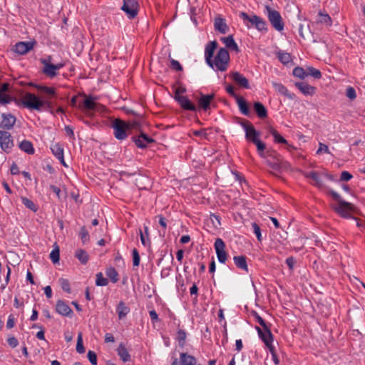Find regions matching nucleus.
Masks as SVG:
<instances>
[{
  "label": "nucleus",
  "mask_w": 365,
  "mask_h": 365,
  "mask_svg": "<svg viewBox=\"0 0 365 365\" xmlns=\"http://www.w3.org/2000/svg\"><path fill=\"white\" fill-rule=\"evenodd\" d=\"M295 86L305 96H313L316 91L315 87L305 82H297L295 83Z\"/></svg>",
  "instance_id": "nucleus-22"
},
{
  "label": "nucleus",
  "mask_w": 365,
  "mask_h": 365,
  "mask_svg": "<svg viewBox=\"0 0 365 365\" xmlns=\"http://www.w3.org/2000/svg\"><path fill=\"white\" fill-rule=\"evenodd\" d=\"M197 359L187 353H180L179 359H174L172 365H196Z\"/></svg>",
  "instance_id": "nucleus-13"
},
{
  "label": "nucleus",
  "mask_w": 365,
  "mask_h": 365,
  "mask_svg": "<svg viewBox=\"0 0 365 365\" xmlns=\"http://www.w3.org/2000/svg\"><path fill=\"white\" fill-rule=\"evenodd\" d=\"M114 136L118 140H125L128 137L130 125L124 120L115 119L112 123Z\"/></svg>",
  "instance_id": "nucleus-5"
},
{
  "label": "nucleus",
  "mask_w": 365,
  "mask_h": 365,
  "mask_svg": "<svg viewBox=\"0 0 365 365\" xmlns=\"http://www.w3.org/2000/svg\"><path fill=\"white\" fill-rule=\"evenodd\" d=\"M239 123L243 128L245 132V138L247 140L254 143L255 142L259 140V133L256 130V129L250 122L246 120H243Z\"/></svg>",
  "instance_id": "nucleus-7"
},
{
  "label": "nucleus",
  "mask_w": 365,
  "mask_h": 365,
  "mask_svg": "<svg viewBox=\"0 0 365 365\" xmlns=\"http://www.w3.org/2000/svg\"><path fill=\"white\" fill-rule=\"evenodd\" d=\"M132 140L139 148H145L148 144L155 141L144 133H141L138 136H133Z\"/></svg>",
  "instance_id": "nucleus-15"
},
{
  "label": "nucleus",
  "mask_w": 365,
  "mask_h": 365,
  "mask_svg": "<svg viewBox=\"0 0 365 365\" xmlns=\"http://www.w3.org/2000/svg\"><path fill=\"white\" fill-rule=\"evenodd\" d=\"M256 330L257 331L259 338L265 345H268L269 342L273 341V335L270 331L269 327L262 328V329L259 327H256Z\"/></svg>",
  "instance_id": "nucleus-18"
},
{
  "label": "nucleus",
  "mask_w": 365,
  "mask_h": 365,
  "mask_svg": "<svg viewBox=\"0 0 365 365\" xmlns=\"http://www.w3.org/2000/svg\"><path fill=\"white\" fill-rule=\"evenodd\" d=\"M217 47V42L216 41H210L206 45L205 49V58L207 65H211V60L213 58V55Z\"/></svg>",
  "instance_id": "nucleus-21"
},
{
  "label": "nucleus",
  "mask_w": 365,
  "mask_h": 365,
  "mask_svg": "<svg viewBox=\"0 0 365 365\" xmlns=\"http://www.w3.org/2000/svg\"><path fill=\"white\" fill-rule=\"evenodd\" d=\"M19 148L24 151L25 153L28 154H34V148L33 147V144L26 140H23L19 144Z\"/></svg>",
  "instance_id": "nucleus-39"
},
{
  "label": "nucleus",
  "mask_w": 365,
  "mask_h": 365,
  "mask_svg": "<svg viewBox=\"0 0 365 365\" xmlns=\"http://www.w3.org/2000/svg\"><path fill=\"white\" fill-rule=\"evenodd\" d=\"M307 76H312L317 79H319L322 78V73L319 70L316 69L313 67H309L307 68Z\"/></svg>",
  "instance_id": "nucleus-51"
},
{
  "label": "nucleus",
  "mask_w": 365,
  "mask_h": 365,
  "mask_svg": "<svg viewBox=\"0 0 365 365\" xmlns=\"http://www.w3.org/2000/svg\"><path fill=\"white\" fill-rule=\"evenodd\" d=\"M272 86L274 88L275 91L280 93L281 95L287 97L290 100H293L295 98V95L294 93H290L283 84L280 83L272 82Z\"/></svg>",
  "instance_id": "nucleus-24"
},
{
  "label": "nucleus",
  "mask_w": 365,
  "mask_h": 365,
  "mask_svg": "<svg viewBox=\"0 0 365 365\" xmlns=\"http://www.w3.org/2000/svg\"><path fill=\"white\" fill-rule=\"evenodd\" d=\"M235 101L237 102L240 111L243 115L246 116H250L251 115V111L246 101L241 96L237 97L235 99Z\"/></svg>",
  "instance_id": "nucleus-27"
},
{
  "label": "nucleus",
  "mask_w": 365,
  "mask_h": 365,
  "mask_svg": "<svg viewBox=\"0 0 365 365\" xmlns=\"http://www.w3.org/2000/svg\"><path fill=\"white\" fill-rule=\"evenodd\" d=\"M76 351L79 354H83L85 352V347L83 343V337L82 334L80 332L78 335L77 344H76Z\"/></svg>",
  "instance_id": "nucleus-49"
},
{
  "label": "nucleus",
  "mask_w": 365,
  "mask_h": 365,
  "mask_svg": "<svg viewBox=\"0 0 365 365\" xmlns=\"http://www.w3.org/2000/svg\"><path fill=\"white\" fill-rule=\"evenodd\" d=\"M80 236L82 240V242L84 244L89 240V235L88 232L86 229L85 227H82L80 230Z\"/></svg>",
  "instance_id": "nucleus-53"
},
{
  "label": "nucleus",
  "mask_w": 365,
  "mask_h": 365,
  "mask_svg": "<svg viewBox=\"0 0 365 365\" xmlns=\"http://www.w3.org/2000/svg\"><path fill=\"white\" fill-rule=\"evenodd\" d=\"M51 57L48 59H41V62L43 65V73L49 78H53L57 75L54 64L50 63Z\"/></svg>",
  "instance_id": "nucleus-20"
},
{
  "label": "nucleus",
  "mask_w": 365,
  "mask_h": 365,
  "mask_svg": "<svg viewBox=\"0 0 365 365\" xmlns=\"http://www.w3.org/2000/svg\"><path fill=\"white\" fill-rule=\"evenodd\" d=\"M129 19H134L138 14L139 4L137 0H123L121 7Z\"/></svg>",
  "instance_id": "nucleus-8"
},
{
  "label": "nucleus",
  "mask_w": 365,
  "mask_h": 365,
  "mask_svg": "<svg viewBox=\"0 0 365 365\" xmlns=\"http://www.w3.org/2000/svg\"><path fill=\"white\" fill-rule=\"evenodd\" d=\"M353 178L352 175L347 171H343L340 176L341 181H349Z\"/></svg>",
  "instance_id": "nucleus-59"
},
{
  "label": "nucleus",
  "mask_w": 365,
  "mask_h": 365,
  "mask_svg": "<svg viewBox=\"0 0 365 365\" xmlns=\"http://www.w3.org/2000/svg\"><path fill=\"white\" fill-rule=\"evenodd\" d=\"M234 262L235 265L239 268L244 271L248 272L247 264L246 261V257L240 255V256H235L233 258Z\"/></svg>",
  "instance_id": "nucleus-35"
},
{
  "label": "nucleus",
  "mask_w": 365,
  "mask_h": 365,
  "mask_svg": "<svg viewBox=\"0 0 365 365\" xmlns=\"http://www.w3.org/2000/svg\"><path fill=\"white\" fill-rule=\"evenodd\" d=\"M186 338V333L184 330L180 329L177 334V339L180 346H183Z\"/></svg>",
  "instance_id": "nucleus-54"
},
{
  "label": "nucleus",
  "mask_w": 365,
  "mask_h": 365,
  "mask_svg": "<svg viewBox=\"0 0 365 365\" xmlns=\"http://www.w3.org/2000/svg\"><path fill=\"white\" fill-rule=\"evenodd\" d=\"M226 91L233 98H235V99H236L237 97H239V96H237L235 91V88L234 87L232 86V85H227L226 86Z\"/></svg>",
  "instance_id": "nucleus-61"
},
{
  "label": "nucleus",
  "mask_w": 365,
  "mask_h": 365,
  "mask_svg": "<svg viewBox=\"0 0 365 365\" xmlns=\"http://www.w3.org/2000/svg\"><path fill=\"white\" fill-rule=\"evenodd\" d=\"M265 9L267 11V18L271 25L277 31H282L284 29V24L279 12L272 9L269 6H266Z\"/></svg>",
  "instance_id": "nucleus-6"
},
{
  "label": "nucleus",
  "mask_w": 365,
  "mask_h": 365,
  "mask_svg": "<svg viewBox=\"0 0 365 365\" xmlns=\"http://www.w3.org/2000/svg\"><path fill=\"white\" fill-rule=\"evenodd\" d=\"M116 351L118 355L123 362H128L130 361V355L123 343H120L118 345Z\"/></svg>",
  "instance_id": "nucleus-29"
},
{
  "label": "nucleus",
  "mask_w": 365,
  "mask_h": 365,
  "mask_svg": "<svg viewBox=\"0 0 365 365\" xmlns=\"http://www.w3.org/2000/svg\"><path fill=\"white\" fill-rule=\"evenodd\" d=\"M330 195L332 196V197L338 202V204L340 203V202H343L344 200L341 199V196L335 191L331 190L329 192Z\"/></svg>",
  "instance_id": "nucleus-64"
},
{
  "label": "nucleus",
  "mask_w": 365,
  "mask_h": 365,
  "mask_svg": "<svg viewBox=\"0 0 365 365\" xmlns=\"http://www.w3.org/2000/svg\"><path fill=\"white\" fill-rule=\"evenodd\" d=\"M292 73L294 76L304 79L307 76V73L301 67H296L294 68Z\"/></svg>",
  "instance_id": "nucleus-48"
},
{
  "label": "nucleus",
  "mask_w": 365,
  "mask_h": 365,
  "mask_svg": "<svg viewBox=\"0 0 365 365\" xmlns=\"http://www.w3.org/2000/svg\"><path fill=\"white\" fill-rule=\"evenodd\" d=\"M1 117L2 120L0 122V128L6 130L13 128L16 120V117L11 113H2Z\"/></svg>",
  "instance_id": "nucleus-17"
},
{
  "label": "nucleus",
  "mask_w": 365,
  "mask_h": 365,
  "mask_svg": "<svg viewBox=\"0 0 365 365\" xmlns=\"http://www.w3.org/2000/svg\"><path fill=\"white\" fill-rule=\"evenodd\" d=\"M305 177L311 179L313 181V184L316 186L321 187L323 186V182L319 174L316 171H312L305 173Z\"/></svg>",
  "instance_id": "nucleus-34"
},
{
  "label": "nucleus",
  "mask_w": 365,
  "mask_h": 365,
  "mask_svg": "<svg viewBox=\"0 0 365 365\" xmlns=\"http://www.w3.org/2000/svg\"><path fill=\"white\" fill-rule=\"evenodd\" d=\"M52 153L56 157V158H63V148L58 143H53L51 146Z\"/></svg>",
  "instance_id": "nucleus-38"
},
{
  "label": "nucleus",
  "mask_w": 365,
  "mask_h": 365,
  "mask_svg": "<svg viewBox=\"0 0 365 365\" xmlns=\"http://www.w3.org/2000/svg\"><path fill=\"white\" fill-rule=\"evenodd\" d=\"M239 16L245 24L250 23L252 26H254L259 31H267V24L262 17L255 14L248 15L243 11L240 12Z\"/></svg>",
  "instance_id": "nucleus-4"
},
{
  "label": "nucleus",
  "mask_w": 365,
  "mask_h": 365,
  "mask_svg": "<svg viewBox=\"0 0 365 365\" xmlns=\"http://www.w3.org/2000/svg\"><path fill=\"white\" fill-rule=\"evenodd\" d=\"M214 247L215 249L216 255L218 261L220 263L225 264L227 259V253L225 250V244L220 238H217Z\"/></svg>",
  "instance_id": "nucleus-10"
},
{
  "label": "nucleus",
  "mask_w": 365,
  "mask_h": 365,
  "mask_svg": "<svg viewBox=\"0 0 365 365\" xmlns=\"http://www.w3.org/2000/svg\"><path fill=\"white\" fill-rule=\"evenodd\" d=\"M252 227L254 233L255 234L257 240L259 242H261L262 240V234H261V229L259 226L256 222L252 223Z\"/></svg>",
  "instance_id": "nucleus-52"
},
{
  "label": "nucleus",
  "mask_w": 365,
  "mask_h": 365,
  "mask_svg": "<svg viewBox=\"0 0 365 365\" xmlns=\"http://www.w3.org/2000/svg\"><path fill=\"white\" fill-rule=\"evenodd\" d=\"M58 282H59L61 289L64 292H66L67 293H71L70 283L68 279H64V278H60Z\"/></svg>",
  "instance_id": "nucleus-50"
},
{
  "label": "nucleus",
  "mask_w": 365,
  "mask_h": 365,
  "mask_svg": "<svg viewBox=\"0 0 365 365\" xmlns=\"http://www.w3.org/2000/svg\"><path fill=\"white\" fill-rule=\"evenodd\" d=\"M36 41H20L15 44L14 51L20 55L27 53L33 49Z\"/></svg>",
  "instance_id": "nucleus-14"
},
{
  "label": "nucleus",
  "mask_w": 365,
  "mask_h": 365,
  "mask_svg": "<svg viewBox=\"0 0 365 365\" xmlns=\"http://www.w3.org/2000/svg\"><path fill=\"white\" fill-rule=\"evenodd\" d=\"M322 152H324V153H329V150L328 146L327 145H325V144H323V143H319V148L317 150V154H320Z\"/></svg>",
  "instance_id": "nucleus-62"
},
{
  "label": "nucleus",
  "mask_w": 365,
  "mask_h": 365,
  "mask_svg": "<svg viewBox=\"0 0 365 365\" xmlns=\"http://www.w3.org/2000/svg\"><path fill=\"white\" fill-rule=\"evenodd\" d=\"M50 259L52 261V262L54 264L59 262L60 251H59V247L56 244L54 245V248L50 253Z\"/></svg>",
  "instance_id": "nucleus-41"
},
{
  "label": "nucleus",
  "mask_w": 365,
  "mask_h": 365,
  "mask_svg": "<svg viewBox=\"0 0 365 365\" xmlns=\"http://www.w3.org/2000/svg\"><path fill=\"white\" fill-rule=\"evenodd\" d=\"M106 275L111 279L113 283L118 280V274L113 267H110L106 270Z\"/></svg>",
  "instance_id": "nucleus-45"
},
{
  "label": "nucleus",
  "mask_w": 365,
  "mask_h": 365,
  "mask_svg": "<svg viewBox=\"0 0 365 365\" xmlns=\"http://www.w3.org/2000/svg\"><path fill=\"white\" fill-rule=\"evenodd\" d=\"M215 97V96L214 93L208 95L200 93V97L197 101L199 108L203 110H207L210 109L212 101L214 100Z\"/></svg>",
  "instance_id": "nucleus-16"
},
{
  "label": "nucleus",
  "mask_w": 365,
  "mask_h": 365,
  "mask_svg": "<svg viewBox=\"0 0 365 365\" xmlns=\"http://www.w3.org/2000/svg\"><path fill=\"white\" fill-rule=\"evenodd\" d=\"M144 231L145 233H143L142 230H140V241L144 246H148L150 245V241L148 238H145L146 236H148V227L147 226L144 227Z\"/></svg>",
  "instance_id": "nucleus-46"
},
{
  "label": "nucleus",
  "mask_w": 365,
  "mask_h": 365,
  "mask_svg": "<svg viewBox=\"0 0 365 365\" xmlns=\"http://www.w3.org/2000/svg\"><path fill=\"white\" fill-rule=\"evenodd\" d=\"M21 202L27 208L32 211L36 212L38 209L36 205L32 200L26 197H21Z\"/></svg>",
  "instance_id": "nucleus-44"
},
{
  "label": "nucleus",
  "mask_w": 365,
  "mask_h": 365,
  "mask_svg": "<svg viewBox=\"0 0 365 365\" xmlns=\"http://www.w3.org/2000/svg\"><path fill=\"white\" fill-rule=\"evenodd\" d=\"M87 357H88L89 361L91 363V364H93V365L97 364V356H96V354L93 351H91V350L88 351Z\"/></svg>",
  "instance_id": "nucleus-57"
},
{
  "label": "nucleus",
  "mask_w": 365,
  "mask_h": 365,
  "mask_svg": "<svg viewBox=\"0 0 365 365\" xmlns=\"http://www.w3.org/2000/svg\"><path fill=\"white\" fill-rule=\"evenodd\" d=\"M346 96L350 100H354L356 98L355 89L351 86H349L346 88Z\"/></svg>",
  "instance_id": "nucleus-56"
},
{
  "label": "nucleus",
  "mask_w": 365,
  "mask_h": 365,
  "mask_svg": "<svg viewBox=\"0 0 365 365\" xmlns=\"http://www.w3.org/2000/svg\"><path fill=\"white\" fill-rule=\"evenodd\" d=\"M65 132L71 139H75L74 133L72 127L66 125L65 127Z\"/></svg>",
  "instance_id": "nucleus-63"
},
{
  "label": "nucleus",
  "mask_w": 365,
  "mask_h": 365,
  "mask_svg": "<svg viewBox=\"0 0 365 365\" xmlns=\"http://www.w3.org/2000/svg\"><path fill=\"white\" fill-rule=\"evenodd\" d=\"M254 144L256 145L257 152L259 154V155L262 158H265L266 157V155H265L266 145H265V143L262 142L259 139L257 141L255 142Z\"/></svg>",
  "instance_id": "nucleus-42"
},
{
  "label": "nucleus",
  "mask_w": 365,
  "mask_h": 365,
  "mask_svg": "<svg viewBox=\"0 0 365 365\" xmlns=\"http://www.w3.org/2000/svg\"><path fill=\"white\" fill-rule=\"evenodd\" d=\"M21 105L31 110H51L53 108L51 98L41 99L31 93H26L21 101Z\"/></svg>",
  "instance_id": "nucleus-1"
},
{
  "label": "nucleus",
  "mask_w": 365,
  "mask_h": 365,
  "mask_svg": "<svg viewBox=\"0 0 365 365\" xmlns=\"http://www.w3.org/2000/svg\"><path fill=\"white\" fill-rule=\"evenodd\" d=\"M221 41L224 43V44L227 48L235 51L237 53L240 52L239 47L236 42L235 41L232 35H229L227 37H222L221 38Z\"/></svg>",
  "instance_id": "nucleus-28"
},
{
  "label": "nucleus",
  "mask_w": 365,
  "mask_h": 365,
  "mask_svg": "<svg viewBox=\"0 0 365 365\" xmlns=\"http://www.w3.org/2000/svg\"><path fill=\"white\" fill-rule=\"evenodd\" d=\"M108 284V280L105 278L101 272H98L96 274V284L97 286H106Z\"/></svg>",
  "instance_id": "nucleus-47"
},
{
  "label": "nucleus",
  "mask_w": 365,
  "mask_h": 365,
  "mask_svg": "<svg viewBox=\"0 0 365 365\" xmlns=\"http://www.w3.org/2000/svg\"><path fill=\"white\" fill-rule=\"evenodd\" d=\"M214 26H215V30H217L221 34H225L227 32L228 26H227V24L225 23V21L224 19H222L220 17L216 18L215 19Z\"/></svg>",
  "instance_id": "nucleus-33"
},
{
  "label": "nucleus",
  "mask_w": 365,
  "mask_h": 365,
  "mask_svg": "<svg viewBox=\"0 0 365 365\" xmlns=\"http://www.w3.org/2000/svg\"><path fill=\"white\" fill-rule=\"evenodd\" d=\"M317 23L329 27L332 24V20L328 14L319 11L317 15Z\"/></svg>",
  "instance_id": "nucleus-31"
},
{
  "label": "nucleus",
  "mask_w": 365,
  "mask_h": 365,
  "mask_svg": "<svg viewBox=\"0 0 365 365\" xmlns=\"http://www.w3.org/2000/svg\"><path fill=\"white\" fill-rule=\"evenodd\" d=\"M170 68L173 70L181 71H182V66L181 64L175 59H171L170 61Z\"/></svg>",
  "instance_id": "nucleus-58"
},
{
  "label": "nucleus",
  "mask_w": 365,
  "mask_h": 365,
  "mask_svg": "<svg viewBox=\"0 0 365 365\" xmlns=\"http://www.w3.org/2000/svg\"><path fill=\"white\" fill-rule=\"evenodd\" d=\"M354 209V205L351 203L346 201L340 202L336 207H335V211L339 214L342 217L351 218L352 215L351 212Z\"/></svg>",
  "instance_id": "nucleus-12"
},
{
  "label": "nucleus",
  "mask_w": 365,
  "mask_h": 365,
  "mask_svg": "<svg viewBox=\"0 0 365 365\" xmlns=\"http://www.w3.org/2000/svg\"><path fill=\"white\" fill-rule=\"evenodd\" d=\"M268 132L274 137L275 143L287 144V141L274 128L269 127Z\"/></svg>",
  "instance_id": "nucleus-37"
},
{
  "label": "nucleus",
  "mask_w": 365,
  "mask_h": 365,
  "mask_svg": "<svg viewBox=\"0 0 365 365\" xmlns=\"http://www.w3.org/2000/svg\"><path fill=\"white\" fill-rule=\"evenodd\" d=\"M116 312L118 314V319H123L130 312V308L123 301H120L116 307Z\"/></svg>",
  "instance_id": "nucleus-30"
},
{
  "label": "nucleus",
  "mask_w": 365,
  "mask_h": 365,
  "mask_svg": "<svg viewBox=\"0 0 365 365\" xmlns=\"http://www.w3.org/2000/svg\"><path fill=\"white\" fill-rule=\"evenodd\" d=\"M267 163L274 170L288 169L290 168L289 163L284 160L281 155H274V159H267Z\"/></svg>",
  "instance_id": "nucleus-11"
},
{
  "label": "nucleus",
  "mask_w": 365,
  "mask_h": 365,
  "mask_svg": "<svg viewBox=\"0 0 365 365\" xmlns=\"http://www.w3.org/2000/svg\"><path fill=\"white\" fill-rule=\"evenodd\" d=\"M56 310L62 316H69L72 313L70 307L62 300H58L56 302Z\"/></svg>",
  "instance_id": "nucleus-26"
},
{
  "label": "nucleus",
  "mask_w": 365,
  "mask_h": 365,
  "mask_svg": "<svg viewBox=\"0 0 365 365\" xmlns=\"http://www.w3.org/2000/svg\"><path fill=\"white\" fill-rule=\"evenodd\" d=\"M230 53L225 48H220L217 55L211 60V65H208L212 69L220 71H225L230 63Z\"/></svg>",
  "instance_id": "nucleus-3"
},
{
  "label": "nucleus",
  "mask_w": 365,
  "mask_h": 365,
  "mask_svg": "<svg viewBox=\"0 0 365 365\" xmlns=\"http://www.w3.org/2000/svg\"><path fill=\"white\" fill-rule=\"evenodd\" d=\"M7 342L8 344L12 348L16 347L19 344V341L15 336L9 337L7 339Z\"/></svg>",
  "instance_id": "nucleus-60"
},
{
  "label": "nucleus",
  "mask_w": 365,
  "mask_h": 365,
  "mask_svg": "<svg viewBox=\"0 0 365 365\" xmlns=\"http://www.w3.org/2000/svg\"><path fill=\"white\" fill-rule=\"evenodd\" d=\"M36 88L39 92L46 94L48 96L46 98H51L56 95V90L52 87L36 85Z\"/></svg>",
  "instance_id": "nucleus-36"
},
{
  "label": "nucleus",
  "mask_w": 365,
  "mask_h": 365,
  "mask_svg": "<svg viewBox=\"0 0 365 365\" xmlns=\"http://www.w3.org/2000/svg\"><path fill=\"white\" fill-rule=\"evenodd\" d=\"M231 78L240 86L244 88H250L249 81L242 74L237 71L230 73Z\"/></svg>",
  "instance_id": "nucleus-19"
},
{
  "label": "nucleus",
  "mask_w": 365,
  "mask_h": 365,
  "mask_svg": "<svg viewBox=\"0 0 365 365\" xmlns=\"http://www.w3.org/2000/svg\"><path fill=\"white\" fill-rule=\"evenodd\" d=\"M132 255H133V266H135V267L139 266L140 258L138 251L135 248L133 250Z\"/></svg>",
  "instance_id": "nucleus-55"
},
{
  "label": "nucleus",
  "mask_w": 365,
  "mask_h": 365,
  "mask_svg": "<svg viewBox=\"0 0 365 365\" xmlns=\"http://www.w3.org/2000/svg\"><path fill=\"white\" fill-rule=\"evenodd\" d=\"M0 147L6 153H9L14 147L11 135L8 131L0 130Z\"/></svg>",
  "instance_id": "nucleus-9"
},
{
  "label": "nucleus",
  "mask_w": 365,
  "mask_h": 365,
  "mask_svg": "<svg viewBox=\"0 0 365 365\" xmlns=\"http://www.w3.org/2000/svg\"><path fill=\"white\" fill-rule=\"evenodd\" d=\"M185 110L195 111L196 106L188 99L187 96H178L176 101Z\"/></svg>",
  "instance_id": "nucleus-23"
},
{
  "label": "nucleus",
  "mask_w": 365,
  "mask_h": 365,
  "mask_svg": "<svg viewBox=\"0 0 365 365\" xmlns=\"http://www.w3.org/2000/svg\"><path fill=\"white\" fill-rule=\"evenodd\" d=\"M277 56L280 62L283 64H287L292 60L290 54L286 52L279 51Z\"/></svg>",
  "instance_id": "nucleus-43"
},
{
  "label": "nucleus",
  "mask_w": 365,
  "mask_h": 365,
  "mask_svg": "<svg viewBox=\"0 0 365 365\" xmlns=\"http://www.w3.org/2000/svg\"><path fill=\"white\" fill-rule=\"evenodd\" d=\"M253 108L259 118L263 119L267 117V110L262 103L255 102Z\"/></svg>",
  "instance_id": "nucleus-32"
},
{
  "label": "nucleus",
  "mask_w": 365,
  "mask_h": 365,
  "mask_svg": "<svg viewBox=\"0 0 365 365\" xmlns=\"http://www.w3.org/2000/svg\"><path fill=\"white\" fill-rule=\"evenodd\" d=\"M75 256L83 264H86L89 259L88 253L82 249H78L76 251Z\"/></svg>",
  "instance_id": "nucleus-40"
},
{
  "label": "nucleus",
  "mask_w": 365,
  "mask_h": 365,
  "mask_svg": "<svg viewBox=\"0 0 365 365\" xmlns=\"http://www.w3.org/2000/svg\"><path fill=\"white\" fill-rule=\"evenodd\" d=\"M79 96L84 98V100L79 103L78 108L83 111L88 116H92L95 111H102L104 109L103 106L96 102L97 97L86 95L84 93H80Z\"/></svg>",
  "instance_id": "nucleus-2"
},
{
  "label": "nucleus",
  "mask_w": 365,
  "mask_h": 365,
  "mask_svg": "<svg viewBox=\"0 0 365 365\" xmlns=\"http://www.w3.org/2000/svg\"><path fill=\"white\" fill-rule=\"evenodd\" d=\"M9 87L10 85L8 83H4L0 85V103L6 104L12 101V98L5 93L6 91H9Z\"/></svg>",
  "instance_id": "nucleus-25"
}]
</instances>
